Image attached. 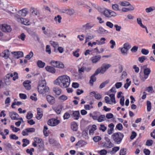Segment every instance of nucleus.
I'll return each mask as SVG.
<instances>
[{
  "instance_id": "13d9d810",
  "label": "nucleus",
  "mask_w": 155,
  "mask_h": 155,
  "mask_svg": "<svg viewBox=\"0 0 155 155\" xmlns=\"http://www.w3.org/2000/svg\"><path fill=\"white\" fill-rule=\"evenodd\" d=\"M10 138L12 140H17L18 139V137L16 136L15 134H11L9 136Z\"/></svg>"
},
{
  "instance_id": "c9c22d12",
  "label": "nucleus",
  "mask_w": 155,
  "mask_h": 155,
  "mask_svg": "<svg viewBox=\"0 0 155 155\" xmlns=\"http://www.w3.org/2000/svg\"><path fill=\"white\" fill-rule=\"evenodd\" d=\"M105 120V116L104 115H101L98 117V121L99 122H102Z\"/></svg>"
},
{
  "instance_id": "5fc2aeb1",
  "label": "nucleus",
  "mask_w": 155,
  "mask_h": 155,
  "mask_svg": "<svg viewBox=\"0 0 155 155\" xmlns=\"http://www.w3.org/2000/svg\"><path fill=\"white\" fill-rule=\"evenodd\" d=\"M147 58L145 56H142L138 58V60L141 63H143L147 59Z\"/></svg>"
},
{
  "instance_id": "72a5a7b5",
  "label": "nucleus",
  "mask_w": 155,
  "mask_h": 155,
  "mask_svg": "<svg viewBox=\"0 0 155 155\" xmlns=\"http://www.w3.org/2000/svg\"><path fill=\"white\" fill-rule=\"evenodd\" d=\"M44 142H42L41 143H40L38 146V149L40 151H42L44 150Z\"/></svg>"
},
{
  "instance_id": "9d476101",
  "label": "nucleus",
  "mask_w": 155,
  "mask_h": 155,
  "mask_svg": "<svg viewBox=\"0 0 155 155\" xmlns=\"http://www.w3.org/2000/svg\"><path fill=\"white\" fill-rule=\"evenodd\" d=\"M28 12V11L26 8H23L18 12V15L19 16L25 17L26 16Z\"/></svg>"
},
{
  "instance_id": "0eeeda50",
  "label": "nucleus",
  "mask_w": 155,
  "mask_h": 155,
  "mask_svg": "<svg viewBox=\"0 0 155 155\" xmlns=\"http://www.w3.org/2000/svg\"><path fill=\"white\" fill-rule=\"evenodd\" d=\"M0 29L2 31L5 32H10L12 30L10 25L5 24L0 26Z\"/></svg>"
},
{
  "instance_id": "2eb2a0df",
  "label": "nucleus",
  "mask_w": 155,
  "mask_h": 155,
  "mask_svg": "<svg viewBox=\"0 0 155 155\" xmlns=\"http://www.w3.org/2000/svg\"><path fill=\"white\" fill-rule=\"evenodd\" d=\"M10 75L9 74H7L4 77V81L6 85H9L11 84V81L9 80Z\"/></svg>"
},
{
  "instance_id": "8fccbe9b",
  "label": "nucleus",
  "mask_w": 155,
  "mask_h": 155,
  "mask_svg": "<svg viewBox=\"0 0 155 155\" xmlns=\"http://www.w3.org/2000/svg\"><path fill=\"white\" fill-rule=\"evenodd\" d=\"M25 130L28 133H32L35 132V129L34 128H26Z\"/></svg>"
},
{
  "instance_id": "412c9836",
  "label": "nucleus",
  "mask_w": 155,
  "mask_h": 155,
  "mask_svg": "<svg viewBox=\"0 0 155 155\" xmlns=\"http://www.w3.org/2000/svg\"><path fill=\"white\" fill-rule=\"evenodd\" d=\"M46 70L52 73H54L55 72V68L52 67L50 66H47L45 68Z\"/></svg>"
},
{
  "instance_id": "e2e57ef3",
  "label": "nucleus",
  "mask_w": 155,
  "mask_h": 155,
  "mask_svg": "<svg viewBox=\"0 0 155 155\" xmlns=\"http://www.w3.org/2000/svg\"><path fill=\"white\" fill-rule=\"evenodd\" d=\"M93 139L95 142H97L101 140V138L99 136H96L94 137Z\"/></svg>"
},
{
  "instance_id": "6e6552de",
  "label": "nucleus",
  "mask_w": 155,
  "mask_h": 155,
  "mask_svg": "<svg viewBox=\"0 0 155 155\" xmlns=\"http://www.w3.org/2000/svg\"><path fill=\"white\" fill-rule=\"evenodd\" d=\"M59 120L55 119L52 118L49 120L48 122V124L51 126H55L57 125L59 123Z\"/></svg>"
},
{
  "instance_id": "f704fd0d",
  "label": "nucleus",
  "mask_w": 155,
  "mask_h": 155,
  "mask_svg": "<svg viewBox=\"0 0 155 155\" xmlns=\"http://www.w3.org/2000/svg\"><path fill=\"white\" fill-rule=\"evenodd\" d=\"M123 47L128 51L131 48V46L128 43H126L124 45Z\"/></svg>"
},
{
  "instance_id": "5701e85b",
  "label": "nucleus",
  "mask_w": 155,
  "mask_h": 155,
  "mask_svg": "<svg viewBox=\"0 0 155 155\" xmlns=\"http://www.w3.org/2000/svg\"><path fill=\"white\" fill-rule=\"evenodd\" d=\"M129 8H124L122 9V10L123 12H127L129 11H133L134 9V7L131 5Z\"/></svg>"
},
{
  "instance_id": "f3484780",
  "label": "nucleus",
  "mask_w": 155,
  "mask_h": 155,
  "mask_svg": "<svg viewBox=\"0 0 155 155\" xmlns=\"http://www.w3.org/2000/svg\"><path fill=\"white\" fill-rule=\"evenodd\" d=\"M18 21L21 24L25 25H29V21L25 18H18Z\"/></svg>"
},
{
  "instance_id": "4468645a",
  "label": "nucleus",
  "mask_w": 155,
  "mask_h": 155,
  "mask_svg": "<svg viewBox=\"0 0 155 155\" xmlns=\"http://www.w3.org/2000/svg\"><path fill=\"white\" fill-rule=\"evenodd\" d=\"M47 100L49 104H54L55 102V98L52 96L48 95L46 97Z\"/></svg>"
},
{
  "instance_id": "a878e982",
  "label": "nucleus",
  "mask_w": 155,
  "mask_h": 155,
  "mask_svg": "<svg viewBox=\"0 0 155 155\" xmlns=\"http://www.w3.org/2000/svg\"><path fill=\"white\" fill-rule=\"evenodd\" d=\"M94 24L91 23H87L84 26V27L86 29H89L92 28Z\"/></svg>"
},
{
  "instance_id": "79ce46f5",
  "label": "nucleus",
  "mask_w": 155,
  "mask_h": 155,
  "mask_svg": "<svg viewBox=\"0 0 155 155\" xmlns=\"http://www.w3.org/2000/svg\"><path fill=\"white\" fill-rule=\"evenodd\" d=\"M50 44L54 48H57L58 46V44L57 42L50 41Z\"/></svg>"
},
{
  "instance_id": "423d86ee",
  "label": "nucleus",
  "mask_w": 155,
  "mask_h": 155,
  "mask_svg": "<svg viewBox=\"0 0 155 155\" xmlns=\"http://www.w3.org/2000/svg\"><path fill=\"white\" fill-rule=\"evenodd\" d=\"M104 138L105 141L102 143L103 147L109 148L113 146V144L110 141V140L107 137H105Z\"/></svg>"
},
{
  "instance_id": "774afa93",
  "label": "nucleus",
  "mask_w": 155,
  "mask_h": 155,
  "mask_svg": "<svg viewBox=\"0 0 155 155\" xmlns=\"http://www.w3.org/2000/svg\"><path fill=\"white\" fill-rule=\"evenodd\" d=\"M107 153V150L105 149L102 150L100 152V153L101 155H106Z\"/></svg>"
},
{
  "instance_id": "338daca9",
  "label": "nucleus",
  "mask_w": 155,
  "mask_h": 155,
  "mask_svg": "<svg viewBox=\"0 0 155 155\" xmlns=\"http://www.w3.org/2000/svg\"><path fill=\"white\" fill-rule=\"evenodd\" d=\"M137 136V134L134 131H133L132 132L131 135L130 137V138L131 140L134 139Z\"/></svg>"
},
{
  "instance_id": "4be33fe9",
  "label": "nucleus",
  "mask_w": 155,
  "mask_h": 155,
  "mask_svg": "<svg viewBox=\"0 0 155 155\" xmlns=\"http://www.w3.org/2000/svg\"><path fill=\"white\" fill-rule=\"evenodd\" d=\"M101 12L103 13V15L106 17L110 18V10L107 9H105L102 11H101Z\"/></svg>"
},
{
  "instance_id": "cd10ccee",
  "label": "nucleus",
  "mask_w": 155,
  "mask_h": 155,
  "mask_svg": "<svg viewBox=\"0 0 155 155\" xmlns=\"http://www.w3.org/2000/svg\"><path fill=\"white\" fill-rule=\"evenodd\" d=\"M146 12L147 13H150L155 10V7L152 6L147 8L145 9Z\"/></svg>"
},
{
  "instance_id": "49530a36",
  "label": "nucleus",
  "mask_w": 155,
  "mask_h": 155,
  "mask_svg": "<svg viewBox=\"0 0 155 155\" xmlns=\"http://www.w3.org/2000/svg\"><path fill=\"white\" fill-rule=\"evenodd\" d=\"M110 100L112 102L115 104L116 102L115 100V95L114 94H111L109 95Z\"/></svg>"
},
{
  "instance_id": "c756f323",
  "label": "nucleus",
  "mask_w": 155,
  "mask_h": 155,
  "mask_svg": "<svg viewBox=\"0 0 155 155\" xmlns=\"http://www.w3.org/2000/svg\"><path fill=\"white\" fill-rule=\"evenodd\" d=\"M53 91L54 92L58 95H60L61 91V89L58 87L54 88Z\"/></svg>"
},
{
  "instance_id": "58836bf2",
  "label": "nucleus",
  "mask_w": 155,
  "mask_h": 155,
  "mask_svg": "<svg viewBox=\"0 0 155 155\" xmlns=\"http://www.w3.org/2000/svg\"><path fill=\"white\" fill-rule=\"evenodd\" d=\"M147 110L149 112L151 109V103L150 101H148L147 102Z\"/></svg>"
},
{
  "instance_id": "864d4df0",
  "label": "nucleus",
  "mask_w": 155,
  "mask_h": 155,
  "mask_svg": "<svg viewBox=\"0 0 155 155\" xmlns=\"http://www.w3.org/2000/svg\"><path fill=\"white\" fill-rule=\"evenodd\" d=\"M112 7L113 9L115 11L120 10L119 8L118 5L117 4H113L112 5Z\"/></svg>"
},
{
  "instance_id": "6e6d98bb",
  "label": "nucleus",
  "mask_w": 155,
  "mask_h": 155,
  "mask_svg": "<svg viewBox=\"0 0 155 155\" xmlns=\"http://www.w3.org/2000/svg\"><path fill=\"white\" fill-rule=\"evenodd\" d=\"M126 149L123 148L121 149L120 152V155H125Z\"/></svg>"
},
{
  "instance_id": "0e129e2a",
  "label": "nucleus",
  "mask_w": 155,
  "mask_h": 155,
  "mask_svg": "<svg viewBox=\"0 0 155 155\" xmlns=\"http://www.w3.org/2000/svg\"><path fill=\"white\" fill-rule=\"evenodd\" d=\"M141 52L142 54L145 55L149 53V51L144 48L142 49Z\"/></svg>"
},
{
  "instance_id": "1a4fd4ad",
  "label": "nucleus",
  "mask_w": 155,
  "mask_h": 155,
  "mask_svg": "<svg viewBox=\"0 0 155 155\" xmlns=\"http://www.w3.org/2000/svg\"><path fill=\"white\" fill-rule=\"evenodd\" d=\"M9 115L12 119L18 120L19 115L16 113L14 111L9 112Z\"/></svg>"
},
{
  "instance_id": "f257e3e1",
  "label": "nucleus",
  "mask_w": 155,
  "mask_h": 155,
  "mask_svg": "<svg viewBox=\"0 0 155 155\" xmlns=\"http://www.w3.org/2000/svg\"><path fill=\"white\" fill-rule=\"evenodd\" d=\"M70 82L69 77L66 75H64L59 77L55 81L54 84L63 88H65L68 87Z\"/></svg>"
},
{
  "instance_id": "c03bdc74",
  "label": "nucleus",
  "mask_w": 155,
  "mask_h": 155,
  "mask_svg": "<svg viewBox=\"0 0 155 155\" xmlns=\"http://www.w3.org/2000/svg\"><path fill=\"white\" fill-rule=\"evenodd\" d=\"M128 51V50L124 48V47L120 49L121 53L124 55H127Z\"/></svg>"
},
{
  "instance_id": "473e14b6",
  "label": "nucleus",
  "mask_w": 155,
  "mask_h": 155,
  "mask_svg": "<svg viewBox=\"0 0 155 155\" xmlns=\"http://www.w3.org/2000/svg\"><path fill=\"white\" fill-rule=\"evenodd\" d=\"M109 81L110 80H107L102 82L100 85L99 88L101 89L103 88L106 84H107L109 83Z\"/></svg>"
},
{
  "instance_id": "a18cd8bd",
  "label": "nucleus",
  "mask_w": 155,
  "mask_h": 155,
  "mask_svg": "<svg viewBox=\"0 0 155 155\" xmlns=\"http://www.w3.org/2000/svg\"><path fill=\"white\" fill-rule=\"evenodd\" d=\"M151 72L149 68H147L144 69V73L145 75L148 76Z\"/></svg>"
},
{
  "instance_id": "4c0bfd02",
  "label": "nucleus",
  "mask_w": 155,
  "mask_h": 155,
  "mask_svg": "<svg viewBox=\"0 0 155 155\" xmlns=\"http://www.w3.org/2000/svg\"><path fill=\"white\" fill-rule=\"evenodd\" d=\"M34 140L36 143L39 144H40V143H41L43 142L41 139L37 137H35L34 139Z\"/></svg>"
},
{
  "instance_id": "ea45409f",
  "label": "nucleus",
  "mask_w": 155,
  "mask_h": 155,
  "mask_svg": "<svg viewBox=\"0 0 155 155\" xmlns=\"http://www.w3.org/2000/svg\"><path fill=\"white\" fill-rule=\"evenodd\" d=\"M120 148L119 147H115L112 149V150L110 151L111 154H114L116 152L118 151Z\"/></svg>"
},
{
  "instance_id": "393cba45",
  "label": "nucleus",
  "mask_w": 155,
  "mask_h": 155,
  "mask_svg": "<svg viewBox=\"0 0 155 155\" xmlns=\"http://www.w3.org/2000/svg\"><path fill=\"white\" fill-rule=\"evenodd\" d=\"M17 11L16 9L14 7L10 6L8 7L7 12L8 13L14 12Z\"/></svg>"
},
{
  "instance_id": "09e8293b",
  "label": "nucleus",
  "mask_w": 155,
  "mask_h": 155,
  "mask_svg": "<svg viewBox=\"0 0 155 155\" xmlns=\"http://www.w3.org/2000/svg\"><path fill=\"white\" fill-rule=\"evenodd\" d=\"M100 126L99 130H102L103 132H105L106 130L107 127H105L104 124H101Z\"/></svg>"
},
{
  "instance_id": "7c9ffc66",
  "label": "nucleus",
  "mask_w": 155,
  "mask_h": 155,
  "mask_svg": "<svg viewBox=\"0 0 155 155\" xmlns=\"http://www.w3.org/2000/svg\"><path fill=\"white\" fill-rule=\"evenodd\" d=\"M96 126L95 125H93L91 129H90L89 131V133L90 135L93 134L94 131L96 129Z\"/></svg>"
},
{
  "instance_id": "b1692460",
  "label": "nucleus",
  "mask_w": 155,
  "mask_h": 155,
  "mask_svg": "<svg viewBox=\"0 0 155 155\" xmlns=\"http://www.w3.org/2000/svg\"><path fill=\"white\" fill-rule=\"evenodd\" d=\"M71 128L73 131H76L78 128V125L77 123L75 122H72L71 123Z\"/></svg>"
},
{
  "instance_id": "69168bd1",
  "label": "nucleus",
  "mask_w": 155,
  "mask_h": 155,
  "mask_svg": "<svg viewBox=\"0 0 155 155\" xmlns=\"http://www.w3.org/2000/svg\"><path fill=\"white\" fill-rule=\"evenodd\" d=\"M153 143V140H147L146 143V144L147 146H151Z\"/></svg>"
},
{
  "instance_id": "9b49d317",
  "label": "nucleus",
  "mask_w": 155,
  "mask_h": 155,
  "mask_svg": "<svg viewBox=\"0 0 155 155\" xmlns=\"http://www.w3.org/2000/svg\"><path fill=\"white\" fill-rule=\"evenodd\" d=\"M101 56L100 55H97L93 56L91 58V60L93 63H96L100 60Z\"/></svg>"
},
{
  "instance_id": "39448f33",
  "label": "nucleus",
  "mask_w": 155,
  "mask_h": 155,
  "mask_svg": "<svg viewBox=\"0 0 155 155\" xmlns=\"http://www.w3.org/2000/svg\"><path fill=\"white\" fill-rule=\"evenodd\" d=\"M50 64L54 67L61 69H63L64 67V64L59 61H52L50 62Z\"/></svg>"
},
{
  "instance_id": "dca6fc26",
  "label": "nucleus",
  "mask_w": 155,
  "mask_h": 155,
  "mask_svg": "<svg viewBox=\"0 0 155 155\" xmlns=\"http://www.w3.org/2000/svg\"><path fill=\"white\" fill-rule=\"evenodd\" d=\"M31 82L29 80H27L25 81L23 83V85L26 89L29 90L31 88Z\"/></svg>"
},
{
  "instance_id": "bb28decb",
  "label": "nucleus",
  "mask_w": 155,
  "mask_h": 155,
  "mask_svg": "<svg viewBox=\"0 0 155 155\" xmlns=\"http://www.w3.org/2000/svg\"><path fill=\"white\" fill-rule=\"evenodd\" d=\"M37 64L38 66L40 68H43L45 65V63L40 60L38 61Z\"/></svg>"
},
{
  "instance_id": "de8ad7c7",
  "label": "nucleus",
  "mask_w": 155,
  "mask_h": 155,
  "mask_svg": "<svg viewBox=\"0 0 155 155\" xmlns=\"http://www.w3.org/2000/svg\"><path fill=\"white\" fill-rule=\"evenodd\" d=\"M86 143L85 142L82 140H81L78 141L76 144V146H82V145H85Z\"/></svg>"
},
{
  "instance_id": "bf43d9fd",
  "label": "nucleus",
  "mask_w": 155,
  "mask_h": 155,
  "mask_svg": "<svg viewBox=\"0 0 155 155\" xmlns=\"http://www.w3.org/2000/svg\"><path fill=\"white\" fill-rule=\"evenodd\" d=\"M19 39H21L22 41L25 40V35L24 33H22L20 35L18 36Z\"/></svg>"
},
{
  "instance_id": "4d7b16f0",
  "label": "nucleus",
  "mask_w": 155,
  "mask_h": 155,
  "mask_svg": "<svg viewBox=\"0 0 155 155\" xmlns=\"http://www.w3.org/2000/svg\"><path fill=\"white\" fill-rule=\"evenodd\" d=\"M66 11L67 13L70 15H72L74 12V10L73 9H68L66 10Z\"/></svg>"
},
{
  "instance_id": "3c124183",
  "label": "nucleus",
  "mask_w": 155,
  "mask_h": 155,
  "mask_svg": "<svg viewBox=\"0 0 155 155\" xmlns=\"http://www.w3.org/2000/svg\"><path fill=\"white\" fill-rule=\"evenodd\" d=\"M33 55V52L32 51H31L26 56L25 58L28 59H30L32 57Z\"/></svg>"
},
{
  "instance_id": "c85d7f7f",
  "label": "nucleus",
  "mask_w": 155,
  "mask_h": 155,
  "mask_svg": "<svg viewBox=\"0 0 155 155\" xmlns=\"http://www.w3.org/2000/svg\"><path fill=\"white\" fill-rule=\"evenodd\" d=\"M61 19L62 18L61 16L59 15L55 16L54 18V21L56 23H58V24L61 23Z\"/></svg>"
},
{
  "instance_id": "7ed1b4c3",
  "label": "nucleus",
  "mask_w": 155,
  "mask_h": 155,
  "mask_svg": "<svg viewBox=\"0 0 155 155\" xmlns=\"http://www.w3.org/2000/svg\"><path fill=\"white\" fill-rule=\"evenodd\" d=\"M46 85L45 80H41L39 81L38 85V91L40 94H42L44 92H47L48 91L49 88Z\"/></svg>"
},
{
  "instance_id": "37998d69",
  "label": "nucleus",
  "mask_w": 155,
  "mask_h": 155,
  "mask_svg": "<svg viewBox=\"0 0 155 155\" xmlns=\"http://www.w3.org/2000/svg\"><path fill=\"white\" fill-rule=\"evenodd\" d=\"M137 23L142 28H145V26L143 25L142 21L140 18H138L137 19Z\"/></svg>"
},
{
  "instance_id": "aec40b11",
  "label": "nucleus",
  "mask_w": 155,
  "mask_h": 155,
  "mask_svg": "<svg viewBox=\"0 0 155 155\" xmlns=\"http://www.w3.org/2000/svg\"><path fill=\"white\" fill-rule=\"evenodd\" d=\"M72 116L75 120L78 119L80 116V113L78 111H76L73 112Z\"/></svg>"
},
{
  "instance_id": "2f4dec72",
  "label": "nucleus",
  "mask_w": 155,
  "mask_h": 155,
  "mask_svg": "<svg viewBox=\"0 0 155 155\" xmlns=\"http://www.w3.org/2000/svg\"><path fill=\"white\" fill-rule=\"evenodd\" d=\"M119 4L120 5L123 6H127L130 5L128 2L125 1L120 2Z\"/></svg>"
},
{
  "instance_id": "e433bc0d",
  "label": "nucleus",
  "mask_w": 155,
  "mask_h": 155,
  "mask_svg": "<svg viewBox=\"0 0 155 155\" xmlns=\"http://www.w3.org/2000/svg\"><path fill=\"white\" fill-rule=\"evenodd\" d=\"M94 37V36L92 35V34L90 33H88L86 34V39H89L91 40Z\"/></svg>"
},
{
  "instance_id": "ddd939ff",
  "label": "nucleus",
  "mask_w": 155,
  "mask_h": 155,
  "mask_svg": "<svg viewBox=\"0 0 155 155\" xmlns=\"http://www.w3.org/2000/svg\"><path fill=\"white\" fill-rule=\"evenodd\" d=\"M12 54H14L15 57L18 59L23 56V53L21 51H14L12 52Z\"/></svg>"
},
{
  "instance_id": "052dcab7",
  "label": "nucleus",
  "mask_w": 155,
  "mask_h": 155,
  "mask_svg": "<svg viewBox=\"0 0 155 155\" xmlns=\"http://www.w3.org/2000/svg\"><path fill=\"white\" fill-rule=\"evenodd\" d=\"M106 25L111 28H112L114 26V25L110 21L107 22L106 23Z\"/></svg>"
},
{
  "instance_id": "f8f14e48",
  "label": "nucleus",
  "mask_w": 155,
  "mask_h": 155,
  "mask_svg": "<svg viewBox=\"0 0 155 155\" xmlns=\"http://www.w3.org/2000/svg\"><path fill=\"white\" fill-rule=\"evenodd\" d=\"M30 11L31 15L34 16H39L40 15L39 12L34 8H31Z\"/></svg>"
},
{
  "instance_id": "f03ea898",
  "label": "nucleus",
  "mask_w": 155,
  "mask_h": 155,
  "mask_svg": "<svg viewBox=\"0 0 155 155\" xmlns=\"http://www.w3.org/2000/svg\"><path fill=\"white\" fill-rule=\"evenodd\" d=\"M106 71L105 69L102 65L101 66L100 68H99L96 70L94 74L90 77L89 82L91 86H92L94 82L96 81V78L95 77V76L97 75L100 73L104 74Z\"/></svg>"
},
{
  "instance_id": "a19ab883",
  "label": "nucleus",
  "mask_w": 155,
  "mask_h": 155,
  "mask_svg": "<svg viewBox=\"0 0 155 155\" xmlns=\"http://www.w3.org/2000/svg\"><path fill=\"white\" fill-rule=\"evenodd\" d=\"M106 30H105L104 28L101 27L99 28L98 30L97 31L98 33L101 34H104Z\"/></svg>"
},
{
  "instance_id": "a211bd4d",
  "label": "nucleus",
  "mask_w": 155,
  "mask_h": 155,
  "mask_svg": "<svg viewBox=\"0 0 155 155\" xmlns=\"http://www.w3.org/2000/svg\"><path fill=\"white\" fill-rule=\"evenodd\" d=\"M108 127L110 128L108 129L107 131V133L109 135L111 134L114 130V125L113 123H111L108 125Z\"/></svg>"
},
{
  "instance_id": "680f3d73",
  "label": "nucleus",
  "mask_w": 155,
  "mask_h": 155,
  "mask_svg": "<svg viewBox=\"0 0 155 155\" xmlns=\"http://www.w3.org/2000/svg\"><path fill=\"white\" fill-rule=\"evenodd\" d=\"M32 35L35 39H37L38 42H39L40 39L38 35L36 33L33 32L32 34Z\"/></svg>"
},
{
  "instance_id": "603ef678",
  "label": "nucleus",
  "mask_w": 155,
  "mask_h": 155,
  "mask_svg": "<svg viewBox=\"0 0 155 155\" xmlns=\"http://www.w3.org/2000/svg\"><path fill=\"white\" fill-rule=\"evenodd\" d=\"M26 117L28 119H30L33 117V114L31 112H29L27 113Z\"/></svg>"
},
{
  "instance_id": "6ab92c4d",
  "label": "nucleus",
  "mask_w": 155,
  "mask_h": 155,
  "mask_svg": "<svg viewBox=\"0 0 155 155\" xmlns=\"http://www.w3.org/2000/svg\"><path fill=\"white\" fill-rule=\"evenodd\" d=\"M1 56L5 59H7L9 56V51L8 50H5L1 54Z\"/></svg>"
},
{
  "instance_id": "20e7f679",
  "label": "nucleus",
  "mask_w": 155,
  "mask_h": 155,
  "mask_svg": "<svg viewBox=\"0 0 155 155\" xmlns=\"http://www.w3.org/2000/svg\"><path fill=\"white\" fill-rule=\"evenodd\" d=\"M124 135L120 133H116L112 136V138L114 142L117 144H119L123 137Z\"/></svg>"
}]
</instances>
